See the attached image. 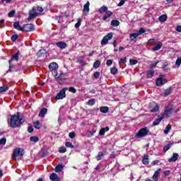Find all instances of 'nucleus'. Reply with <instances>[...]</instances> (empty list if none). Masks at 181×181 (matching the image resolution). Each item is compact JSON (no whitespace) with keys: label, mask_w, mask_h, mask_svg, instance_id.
I'll return each mask as SVG.
<instances>
[{"label":"nucleus","mask_w":181,"mask_h":181,"mask_svg":"<svg viewBox=\"0 0 181 181\" xmlns=\"http://www.w3.org/2000/svg\"><path fill=\"white\" fill-rule=\"evenodd\" d=\"M23 122H25V118L17 114L11 115L10 122L8 124L10 128H20Z\"/></svg>","instance_id":"obj_1"},{"label":"nucleus","mask_w":181,"mask_h":181,"mask_svg":"<svg viewBox=\"0 0 181 181\" xmlns=\"http://www.w3.org/2000/svg\"><path fill=\"white\" fill-rule=\"evenodd\" d=\"M149 134V129L148 128H142L139 130V132L135 135V138H144V136H146Z\"/></svg>","instance_id":"obj_2"},{"label":"nucleus","mask_w":181,"mask_h":181,"mask_svg":"<svg viewBox=\"0 0 181 181\" xmlns=\"http://www.w3.org/2000/svg\"><path fill=\"white\" fill-rule=\"evenodd\" d=\"M49 70H52V71H54V76L55 78H60V76L57 74V69H59V65H57L56 62H52L49 64Z\"/></svg>","instance_id":"obj_3"},{"label":"nucleus","mask_w":181,"mask_h":181,"mask_svg":"<svg viewBox=\"0 0 181 181\" xmlns=\"http://www.w3.org/2000/svg\"><path fill=\"white\" fill-rule=\"evenodd\" d=\"M69 90V88H62L59 93H57L55 98L56 100H63V98H66V91Z\"/></svg>","instance_id":"obj_4"},{"label":"nucleus","mask_w":181,"mask_h":181,"mask_svg":"<svg viewBox=\"0 0 181 181\" xmlns=\"http://www.w3.org/2000/svg\"><path fill=\"white\" fill-rule=\"evenodd\" d=\"M25 153L23 152V150L21 148H16L13 150V153L12 155V159L13 160H16V157L17 156H23V154Z\"/></svg>","instance_id":"obj_5"},{"label":"nucleus","mask_w":181,"mask_h":181,"mask_svg":"<svg viewBox=\"0 0 181 181\" xmlns=\"http://www.w3.org/2000/svg\"><path fill=\"white\" fill-rule=\"evenodd\" d=\"M166 83H168V80L164 78L163 75L160 76V77L156 80V84L158 87L163 86V84H166Z\"/></svg>","instance_id":"obj_6"},{"label":"nucleus","mask_w":181,"mask_h":181,"mask_svg":"<svg viewBox=\"0 0 181 181\" xmlns=\"http://www.w3.org/2000/svg\"><path fill=\"white\" fill-rule=\"evenodd\" d=\"M112 39V33H108L107 35L103 37L100 44L102 46H105L108 43V40H111Z\"/></svg>","instance_id":"obj_7"},{"label":"nucleus","mask_w":181,"mask_h":181,"mask_svg":"<svg viewBox=\"0 0 181 181\" xmlns=\"http://www.w3.org/2000/svg\"><path fill=\"white\" fill-rule=\"evenodd\" d=\"M35 30V25L33 24H25L23 25V32H32Z\"/></svg>","instance_id":"obj_8"},{"label":"nucleus","mask_w":181,"mask_h":181,"mask_svg":"<svg viewBox=\"0 0 181 181\" xmlns=\"http://www.w3.org/2000/svg\"><path fill=\"white\" fill-rule=\"evenodd\" d=\"M175 112H177V110L175 109L172 105H168L165 108V114H175Z\"/></svg>","instance_id":"obj_9"},{"label":"nucleus","mask_w":181,"mask_h":181,"mask_svg":"<svg viewBox=\"0 0 181 181\" xmlns=\"http://www.w3.org/2000/svg\"><path fill=\"white\" fill-rule=\"evenodd\" d=\"M37 15H38L37 13H36V8H33V10L30 12L28 20L32 21V19H35V18H36Z\"/></svg>","instance_id":"obj_10"},{"label":"nucleus","mask_w":181,"mask_h":181,"mask_svg":"<svg viewBox=\"0 0 181 181\" xmlns=\"http://www.w3.org/2000/svg\"><path fill=\"white\" fill-rule=\"evenodd\" d=\"M150 105L151 108V112H158V111H159V105H158L156 103L153 102L150 104Z\"/></svg>","instance_id":"obj_11"},{"label":"nucleus","mask_w":181,"mask_h":181,"mask_svg":"<svg viewBox=\"0 0 181 181\" xmlns=\"http://www.w3.org/2000/svg\"><path fill=\"white\" fill-rule=\"evenodd\" d=\"M141 162L143 163V165H149V154H144L143 156Z\"/></svg>","instance_id":"obj_12"},{"label":"nucleus","mask_w":181,"mask_h":181,"mask_svg":"<svg viewBox=\"0 0 181 181\" xmlns=\"http://www.w3.org/2000/svg\"><path fill=\"white\" fill-rule=\"evenodd\" d=\"M57 46L63 50V49H66V47H67V44L63 41H59L57 42Z\"/></svg>","instance_id":"obj_13"},{"label":"nucleus","mask_w":181,"mask_h":181,"mask_svg":"<svg viewBox=\"0 0 181 181\" xmlns=\"http://www.w3.org/2000/svg\"><path fill=\"white\" fill-rule=\"evenodd\" d=\"M49 179L52 181H61L60 178L59 177V175H57V174L52 173L50 175H49Z\"/></svg>","instance_id":"obj_14"},{"label":"nucleus","mask_w":181,"mask_h":181,"mask_svg":"<svg viewBox=\"0 0 181 181\" xmlns=\"http://www.w3.org/2000/svg\"><path fill=\"white\" fill-rule=\"evenodd\" d=\"M90 12V1H87L83 6V13L86 15Z\"/></svg>","instance_id":"obj_15"},{"label":"nucleus","mask_w":181,"mask_h":181,"mask_svg":"<svg viewBox=\"0 0 181 181\" xmlns=\"http://www.w3.org/2000/svg\"><path fill=\"white\" fill-rule=\"evenodd\" d=\"M179 159V154L177 153H174L173 156L168 159V162H176Z\"/></svg>","instance_id":"obj_16"},{"label":"nucleus","mask_w":181,"mask_h":181,"mask_svg":"<svg viewBox=\"0 0 181 181\" xmlns=\"http://www.w3.org/2000/svg\"><path fill=\"white\" fill-rule=\"evenodd\" d=\"M13 28L17 30H21V32H23V27L21 26V25L19 24V22L18 21L14 23Z\"/></svg>","instance_id":"obj_17"},{"label":"nucleus","mask_w":181,"mask_h":181,"mask_svg":"<svg viewBox=\"0 0 181 181\" xmlns=\"http://www.w3.org/2000/svg\"><path fill=\"white\" fill-rule=\"evenodd\" d=\"M162 119H163V117L158 116V118L155 121L153 122V127H156V126L159 125V124H160V121H162Z\"/></svg>","instance_id":"obj_18"},{"label":"nucleus","mask_w":181,"mask_h":181,"mask_svg":"<svg viewBox=\"0 0 181 181\" xmlns=\"http://www.w3.org/2000/svg\"><path fill=\"white\" fill-rule=\"evenodd\" d=\"M160 170H161V169L159 168L155 171V173L153 175V177H152L153 180L158 181V176H159V173H160Z\"/></svg>","instance_id":"obj_19"},{"label":"nucleus","mask_w":181,"mask_h":181,"mask_svg":"<svg viewBox=\"0 0 181 181\" xmlns=\"http://www.w3.org/2000/svg\"><path fill=\"white\" fill-rule=\"evenodd\" d=\"M162 46H163L162 42H158L157 43V45L151 49V50H153V52H156L158 50H160V48L162 47Z\"/></svg>","instance_id":"obj_20"},{"label":"nucleus","mask_w":181,"mask_h":181,"mask_svg":"<svg viewBox=\"0 0 181 181\" xmlns=\"http://www.w3.org/2000/svg\"><path fill=\"white\" fill-rule=\"evenodd\" d=\"M110 131V127H106L105 128H102L99 132V135L103 136L105 134V132H108Z\"/></svg>","instance_id":"obj_21"},{"label":"nucleus","mask_w":181,"mask_h":181,"mask_svg":"<svg viewBox=\"0 0 181 181\" xmlns=\"http://www.w3.org/2000/svg\"><path fill=\"white\" fill-rule=\"evenodd\" d=\"M33 125L35 129H40V128L42 127V124H40V122H39V120L34 122Z\"/></svg>","instance_id":"obj_22"},{"label":"nucleus","mask_w":181,"mask_h":181,"mask_svg":"<svg viewBox=\"0 0 181 181\" xmlns=\"http://www.w3.org/2000/svg\"><path fill=\"white\" fill-rule=\"evenodd\" d=\"M112 16V12H111L110 11H106V15L103 17V21H107V19H108V18H111Z\"/></svg>","instance_id":"obj_23"},{"label":"nucleus","mask_w":181,"mask_h":181,"mask_svg":"<svg viewBox=\"0 0 181 181\" xmlns=\"http://www.w3.org/2000/svg\"><path fill=\"white\" fill-rule=\"evenodd\" d=\"M30 142H34V144H36V142H39V137L36 136H32L30 137Z\"/></svg>","instance_id":"obj_24"},{"label":"nucleus","mask_w":181,"mask_h":181,"mask_svg":"<svg viewBox=\"0 0 181 181\" xmlns=\"http://www.w3.org/2000/svg\"><path fill=\"white\" fill-rule=\"evenodd\" d=\"M167 19H168V16H166V15H165V14L160 16L158 18V21H159L160 22H166Z\"/></svg>","instance_id":"obj_25"},{"label":"nucleus","mask_w":181,"mask_h":181,"mask_svg":"<svg viewBox=\"0 0 181 181\" xmlns=\"http://www.w3.org/2000/svg\"><path fill=\"white\" fill-rule=\"evenodd\" d=\"M108 110H110V108L107 106L101 107L100 112H103V114H107V112H108Z\"/></svg>","instance_id":"obj_26"},{"label":"nucleus","mask_w":181,"mask_h":181,"mask_svg":"<svg viewBox=\"0 0 181 181\" xmlns=\"http://www.w3.org/2000/svg\"><path fill=\"white\" fill-rule=\"evenodd\" d=\"M172 94V88H169L166 89L163 93L164 97H167V95H170Z\"/></svg>","instance_id":"obj_27"},{"label":"nucleus","mask_w":181,"mask_h":181,"mask_svg":"<svg viewBox=\"0 0 181 181\" xmlns=\"http://www.w3.org/2000/svg\"><path fill=\"white\" fill-rule=\"evenodd\" d=\"M108 11V7L103 6L99 9V13H104V12H107Z\"/></svg>","instance_id":"obj_28"},{"label":"nucleus","mask_w":181,"mask_h":181,"mask_svg":"<svg viewBox=\"0 0 181 181\" xmlns=\"http://www.w3.org/2000/svg\"><path fill=\"white\" fill-rule=\"evenodd\" d=\"M170 129H172V125H170V124H169L165 127V129L164 130V134H169V132H170Z\"/></svg>","instance_id":"obj_29"},{"label":"nucleus","mask_w":181,"mask_h":181,"mask_svg":"<svg viewBox=\"0 0 181 181\" xmlns=\"http://www.w3.org/2000/svg\"><path fill=\"white\" fill-rule=\"evenodd\" d=\"M111 25L114 26L115 28L117 26H119V21L118 20H112L111 21Z\"/></svg>","instance_id":"obj_30"},{"label":"nucleus","mask_w":181,"mask_h":181,"mask_svg":"<svg viewBox=\"0 0 181 181\" xmlns=\"http://www.w3.org/2000/svg\"><path fill=\"white\" fill-rule=\"evenodd\" d=\"M138 36H139V35L137 33H132L130 35V39L131 40L134 41L135 39H136V37H138Z\"/></svg>","instance_id":"obj_31"},{"label":"nucleus","mask_w":181,"mask_h":181,"mask_svg":"<svg viewBox=\"0 0 181 181\" xmlns=\"http://www.w3.org/2000/svg\"><path fill=\"white\" fill-rule=\"evenodd\" d=\"M8 90H9V87H8L6 86L0 87V93H6V91H8Z\"/></svg>","instance_id":"obj_32"},{"label":"nucleus","mask_w":181,"mask_h":181,"mask_svg":"<svg viewBox=\"0 0 181 181\" xmlns=\"http://www.w3.org/2000/svg\"><path fill=\"white\" fill-rule=\"evenodd\" d=\"M13 60H16V62H18V60H19V54L18 53L13 55L9 62H13Z\"/></svg>","instance_id":"obj_33"},{"label":"nucleus","mask_w":181,"mask_h":181,"mask_svg":"<svg viewBox=\"0 0 181 181\" xmlns=\"http://www.w3.org/2000/svg\"><path fill=\"white\" fill-rule=\"evenodd\" d=\"M33 8H35V13H37V15H40V13H42L43 11V8L42 7H34Z\"/></svg>","instance_id":"obj_34"},{"label":"nucleus","mask_w":181,"mask_h":181,"mask_svg":"<svg viewBox=\"0 0 181 181\" xmlns=\"http://www.w3.org/2000/svg\"><path fill=\"white\" fill-rule=\"evenodd\" d=\"M64 166L62 165H58L55 167V172H62Z\"/></svg>","instance_id":"obj_35"},{"label":"nucleus","mask_w":181,"mask_h":181,"mask_svg":"<svg viewBox=\"0 0 181 181\" xmlns=\"http://www.w3.org/2000/svg\"><path fill=\"white\" fill-rule=\"evenodd\" d=\"M153 74H155V71H153V70L148 71L147 77L148 78H151V77H153Z\"/></svg>","instance_id":"obj_36"},{"label":"nucleus","mask_w":181,"mask_h":181,"mask_svg":"<svg viewBox=\"0 0 181 181\" xmlns=\"http://www.w3.org/2000/svg\"><path fill=\"white\" fill-rule=\"evenodd\" d=\"M103 157H104V153L100 151L98 153V155L96 156V159L97 160H101V159H103Z\"/></svg>","instance_id":"obj_37"},{"label":"nucleus","mask_w":181,"mask_h":181,"mask_svg":"<svg viewBox=\"0 0 181 181\" xmlns=\"http://www.w3.org/2000/svg\"><path fill=\"white\" fill-rule=\"evenodd\" d=\"M65 146H66V148H71V149L74 148V146L70 141H66Z\"/></svg>","instance_id":"obj_38"},{"label":"nucleus","mask_w":181,"mask_h":181,"mask_svg":"<svg viewBox=\"0 0 181 181\" xmlns=\"http://www.w3.org/2000/svg\"><path fill=\"white\" fill-rule=\"evenodd\" d=\"M12 1L13 0H1V4L3 5H9V4H12Z\"/></svg>","instance_id":"obj_39"},{"label":"nucleus","mask_w":181,"mask_h":181,"mask_svg":"<svg viewBox=\"0 0 181 181\" xmlns=\"http://www.w3.org/2000/svg\"><path fill=\"white\" fill-rule=\"evenodd\" d=\"M100 64H101V62L100 61H95L93 64V68L94 69H98L100 67Z\"/></svg>","instance_id":"obj_40"},{"label":"nucleus","mask_w":181,"mask_h":181,"mask_svg":"<svg viewBox=\"0 0 181 181\" xmlns=\"http://www.w3.org/2000/svg\"><path fill=\"white\" fill-rule=\"evenodd\" d=\"M43 54H46V49H40L37 52V56H43Z\"/></svg>","instance_id":"obj_41"},{"label":"nucleus","mask_w":181,"mask_h":181,"mask_svg":"<svg viewBox=\"0 0 181 181\" xmlns=\"http://www.w3.org/2000/svg\"><path fill=\"white\" fill-rule=\"evenodd\" d=\"M94 134H95V130L94 129H93L91 131H89L88 132V136L89 138H91V136H93L94 135Z\"/></svg>","instance_id":"obj_42"},{"label":"nucleus","mask_w":181,"mask_h":181,"mask_svg":"<svg viewBox=\"0 0 181 181\" xmlns=\"http://www.w3.org/2000/svg\"><path fill=\"white\" fill-rule=\"evenodd\" d=\"M110 73L112 74H113L114 76H115V74H117V73H118V69H117V68L113 67L110 69Z\"/></svg>","instance_id":"obj_43"},{"label":"nucleus","mask_w":181,"mask_h":181,"mask_svg":"<svg viewBox=\"0 0 181 181\" xmlns=\"http://www.w3.org/2000/svg\"><path fill=\"white\" fill-rule=\"evenodd\" d=\"M129 63L131 66H134V64H136L138 63V60L136 59H129Z\"/></svg>","instance_id":"obj_44"},{"label":"nucleus","mask_w":181,"mask_h":181,"mask_svg":"<svg viewBox=\"0 0 181 181\" xmlns=\"http://www.w3.org/2000/svg\"><path fill=\"white\" fill-rule=\"evenodd\" d=\"M88 105H94L95 104V99H90L87 102Z\"/></svg>","instance_id":"obj_45"},{"label":"nucleus","mask_w":181,"mask_h":181,"mask_svg":"<svg viewBox=\"0 0 181 181\" xmlns=\"http://www.w3.org/2000/svg\"><path fill=\"white\" fill-rule=\"evenodd\" d=\"M12 69H13V64H12V61H9V69L7 71V73H11Z\"/></svg>","instance_id":"obj_46"},{"label":"nucleus","mask_w":181,"mask_h":181,"mask_svg":"<svg viewBox=\"0 0 181 181\" xmlns=\"http://www.w3.org/2000/svg\"><path fill=\"white\" fill-rule=\"evenodd\" d=\"M170 146H172V144H168L166 146H165L163 148L164 152H167V151H169V149H170Z\"/></svg>","instance_id":"obj_47"},{"label":"nucleus","mask_w":181,"mask_h":181,"mask_svg":"<svg viewBox=\"0 0 181 181\" xmlns=\"http://www.w3.org/2000/svg\"><path fill=\"white\" fill-rule=\"evenodd\" d=\"M69 136L71 139H74V138H76V133L74 132H70Z\"/></svg>","instance_id":"obj_48"},{"label":"nucleus","mask_w":181,"mask_h":181,"mask_svg":"<svg viewBox=\"0 0 181 181\" xmlns=\"http://www.w3.org/2000/svg\"><path fill=\"white\" fill-rule=\"evenodd\" d=\"M67 150L66 149V147L63 146V147H60L59 149V152L60 153H64Z\"/></svg>","instance_id":"obj_49"},{"label":"nucleus","mask_w":181,"mask_h":181,"mask_svg":"<svg viewBox=\"0 0 181 181\" xmlns=\"http://www.w3.org/2000/svg\"><path fill=\"white\" fill-rule=\"evenodd\" d=\"M180 64H181V57H179L176 60L175 65L180 67Z\"/></svg>","instance_id":"obj_50"},{"label":"nucleus","mask_w":181,"mask_h":181,"mask_svg":"<svg viewBox=\"0 0 181 181\" xmlns=\"http://www.w3.org/2000/svg\"><path fill=\"white\" fill-rule=\"evenodd\" d=\"M81 25V18L78 19V22L75 24V28H80V26Z\"/></svg>","instance_id":"obj_51"},{"label":"nucleus","mask_w":181,"mask_h":181,"mask_svg":"<svg viewBox=\"0 0 181 181\" xmlns=\"http://www.w3.org/2000/svg\"><path fill=\"white\" fill-rule=\"evenodd\" d=\"M69 90L70 93H73L74 94H76V93H77V90L75 89L74 87H70L69 88Z\"/></svg>","instance_id":"obj_52"},{"label":"nucleus","mask_w":181,"mask_h":181,"mask_svg":"<svg viewBox=\"0 0 181 181\" xmlns=\"http://www.w3.org/2000/svg\"><path fill=\"white\" fill-rule=\"evenodd\" d=\"M18 37H19V36L18 35H13L11 37L12 42H16V40H18Z\"/></svg>","instance_id":"obj_53"},{"label":"nucleus","mask_w":181,"mask_h":181,"mask_svg":"<svg viewBox=\"0 0 181 181\" xmlns=\"http://www.w3.org/2000/svg\"><path fill=\"white\" fill-rule=\"evenodd\" d=\"M6 144V138H2L0 140V145H5Z\"/></svg>","instance_id":"obj_54"},{"label":"nucleus","mask_w":181,"mask_h":181,"mask_svg":"<svg viewBox=\"0 0 181 181\" xmlns=\"http://www.w3.org/2000/svg\"><path fill=\"white\" fill-rule=\"evenodd\" d=\"M126 62H127V58H122L119 61V64H124V63H126Z\"/></svg>","instance_id":"obj_55"},{"label":"nucleus","mask_w":181,"mask_h":181,"mask_svg":"<svg viewBox=\"0 0 181 181\" xmlns=\"http://www.w3.org/2000/svg\"><path fill=\"white\" fill-rule=\"evenodd\" d=\"M15 13H16L15 10H13V11H10V12L8 13V16H9V18L13 17L14 15H15Z\"/></svg>","instance_id":"obj_56"},{"label":"nucleus","mask_w":181,"mask_h":181,"mask_svg":"<svg viewBox=\"0 0 181 181\" xmlns=\"http://www.w3.org/2000/svg\"><path fill=\"white\" fill-rule=\"evenodd\" d=\"M137 33L139 34V35H142V33H145V29L144 28H140L139 30L137 32Z\"/></svg>","instance_id":"obj_57"},{"label":"nucleus","mask_w":181,"mask_h":181,"mask_svg":"<svg viewBox=\"0 0 181 181\" xmlns=\"http://www.w3.org/2000/svg\"><path fill=\"white\" fill-rule=\"evenodd\" d=\"M40 114H47V109L42 108L41 111L40 112Z\"/></svg>","instance_id":"obj_58"},{"label":"nucleus","mask_w":181,"mask_h":181,"mask_svg":"<svg viewBox=\"0 0 181 181\" xmlns=\"http://www.w3.org/2000/svg\"><path fill=\"white\" fill-rule=\"evenodd\" d=\"M169 175H170V170H167L164 171V175H165V177L169 176Z\"/></svg>","instance_id":"obj_59"},{"label":"nucleus","mask_w":181,"mask_h":181,"mask_svg":"<svg viewBox=\"0 0 181 181\" xmlns=\"http://www.w3.org/2000/svg\"><path fill=\"white\" fill-rule=\"evenodd\" d=\"M93 76L95 77V78H98V77H100V72L96 71L94 73Z\"/></svg>","instance_id":"obj_60"},{"label":"nucleus","mask_w":181,"mask_h":181,"mask_svg":"<svg viewBox=\"0 0 181 181\" xmlns=\"http://www.w3.org/2000/svg\"><path fill=\"white\" fill-rule=\"evenodd\" d=\"M125 4V0H121L119 3L117 4V6H122Z\"/></svg>","instance_id":"obj_61"},{"label":"nucleus","mask_w":181,"mask_h":181,"mask_svg":"<svg viewBox=\"0 0 181 181\" xmlns=\"http://www.w3.org/2000/svg\"><path fill=\"white\" fill-rule=\"evenodd\" d=\"M106 64L107 66H111V64H112V59H108L106 62Z\"/></svg>","instance_id":"obj_62"},{"label":"nucleus","mask_w":181,"mask_h":181,"mask_svg":"<svg viewBox=\"0 0 181 181\" xmlns=\"http://www.w3.org/2000/svg\"><path fill=\"white\" fill-rule=\"evenodd\" d=\"M28 132L30 134H32V132H33V128L32 127H28Z\"/></svg>","instance_id":"obj_63"},{"label":"nucleus","mask_w":181,"mask_h":181,"mask_svg":"<svg viewBox=\"0 0 181 181\" xmlns=\"http://www.w3.org/2000/svg\"><path fill=\"white\" fill-rule=\"evenodd\" d=\"M176 30H177V32H180V33H181V25H178V26H177V28H176Z\"/></svg>","instance_id":"obj_64"}]
</instances>
